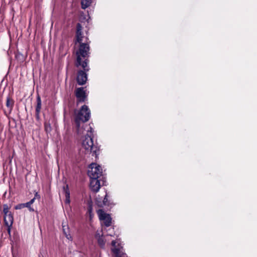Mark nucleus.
<instances>
[{"label":"nucleus","mask_w":257,"mask_h":257,"mask_svg":"<svg viewBox=\"0 0 257 257\" xmlns=\"http://www.w3.org/2000/svg\"><path fill=\"white\" fill-rule=\"evenodd\" d=\"M91 3V0H81V8L85 9L90 5Z\"/></svg>","instance_id":"15"},{"label":"nucleus","mask_w":257,"mask_h":257,"mask_svg":"<svg viewBox=\"0 0 257 257\" xmlns=\"http://www.w3.org/2000/svg\"><path fill=\"white\" fill-rule=\"evenodd\" d=\"M87 175L90 178L89 187L94 192H96V163L93 162L88 166Z\"/></svg>","instance_id":"4"},{"label":"nucleus","mask_w":257,"mask_h":257,"mask_svg":"<svg viewBox=\"0 0 257 257\" xmlns=\"http://www.w3.org/2000/svg\"><path fill=\"white\" fill-rule=\"evenodd\" d=\"M5 225L7 227V231L9 234H10L11 227L12 225H10V224L8 223L6 220L5 223H4Z\"/></svg>","instance_id":"23"},{"label":"nucleus","mask_w":257,"mask_h":257,"mask_svg":"<svg viewBox=\"0 0 257 257\" xmlns=\"http://www.w3.org/2000/svg\"><path fill=\"white\" fill-rule=\"evenodd\" d=\"M97 244H98L101 247H104L105 245V241L102 238L99 237L97 238Z\"/></svg>","instance_id":"19"},{"label":"nucleus","mask_w":257,"mask_h":257,"mask_svg":"<svg viewBox=\"0 0 257 257\" xmlns=\"http://www.w3.org/2000/svg\"><path fill=\"white\" fill-rule=\"evenodd\" d=\"M36 199H40L41 197L40 195L38 193V192H36L35 194V197Z\"/></svg>","instance_id":"24"},{"label":"nucleus","mask_w":257,"mask_h":257,"mask_svg":"<svg viewBox=\"0 0 257 257\" xmlns=\"http://www.w3.org/2000/svg\"><path fill=\"white\" fill-rule=\"evenodd\" d=\"M10 208H11V207L9 206L7 204H5L3 205V213L4 214V223H5V220L6 221V218H7L8 214H9V212H11L9 210Z\"/></svg>","instance_id":"12"},{"label":"nucleus","mask_w":257,"mask_h":257,"mask_svg":"<svg viewBox=\"0 0 257 257\" xmlns=\"http://www.w3.org/2000/svg\"><path fill=\"white\" fill-rule=\"evenodd\" d=\"M36 199L35 198H33V199H32L30 201H29L31 204L32 205L35 201V200Z\"/></svg>","instance_id":"26"},{"label":"nucleus","mask_w":257,"mask_h":257,"mask_svg":"<svg viewBox=\"0 0 257 257\" xmlns=\"http://www.w3.org/2000/svg\"><path fill=\"white\" fill-rule=\"evenodd\" d=\"M42 101L41 97L39 94H38L36 98V118L37 120L40 119V113L41 109Z\"/></svg>","instance_id":"10"},{"label":"nucleus","mask_w":257,"mask_h":257,"mask_svg":"<svg viewBox=\"0 0 257 257\" xmlns=\"http://www.w3.org/2000/svg\"><path fill=\"white\" fill-rule=\"evenodd\" d=\"M116 242L115 240H112V241H111V245H112V246H114V247H115V245H116Z\"/></svg>","instance_id":"25"},{"label":"nucleus","mask_w":257,"mask_h":257,"mask_svg":"<svg viewBox=\"0 0 257 257\" xmlns=\"http://www.w3.org/2000/svg\"><path fill=\"white\" fill-rule=\"evenodd\" d=\"M24 204L25 205V207H27L30 212H34L35 211L34 208L31 207V204L29 202L24 203Z\"/></svg>","instance_id":"20"},{"label":"nucleus","mask_w":257,"mask_h":257,"mask_svg":"<svg viewBox=\"0 0 257 257\" xmlns=\"http://www.w3.org/2000/svg\"><path fill=\"white\" fill-rule=\"evenodd\" d=\"M44 128L47 133H50L52 130L51 124L49 122H45Z\"/></svg>","instance_id":"18"},{"label":"nucleus","mask_w":257,"mask_h":257,"mask_svg":"<svg viewBox=\"0 0 257 257\" xmlns=\"http://www.w3.org/2000/svg\"><path fill=\"white\" fill-rule=\"evenodd\" d=\"M97 214L102 225L106 227H109L111 225L112 218L110 214L105 213L102 209L98 210Z\"/></svg>","instance_id":"6"},{"label":"nucleus","mask_w":257,"mask_h":257,"mask_svg":"<svg viewBox=\"0 0 257 257\" xmlns=\"http://www.w3.org/2000/svg\"><path fill=\"white\" fill-rule=\"evenodd\" d=\"M82 146L88 152L92 153V156L96 158V147L94 144L92 137L86 136L85 139L83 140Z\"/></svg>","instance_id":"5"},{"label":"nucleus","mask_w":257,"mask_h":257,"mask_svg":"<svg viewBox=\"0 0 257 257\" xmlns=\"http://www.w3.org/2000/svg\"><path fill=\"white\" fill-rule=\"evenodd\" d=\"M78 49L76 52V60L75 65L76 67H81L86 68L88 64L90 50L89 44L87 43L81 42L79 43Z\"/></svg>","instance_id":"2"},{"label":"nucleus","mask_w":257,"mask_h":257,"mask_svg":"<svg viewBox=\"0 0 257 257\" xmlns=\"http://www.w3.org/2000/svg\"><path fill=\"white\" fill-rule=\"evenodd\" d=\"M63 231L65 236L68 239H70V238H71V236L69 234V228L67 226L63 225Z\"/></svg>","instance_id":"17"},{"label":"nucleus","mask_w":257,"mask_h":257,"mask_svg":"<svg viewBox=\"0 0 257 257\" xmlns=\"http://www.w3.org/2000/svg\"><path fill=\"white\" fill-rule=\"evenodd\" d=\"M63 191L66 197L65 202L66 203H69L70 202V192L68 185L63 187Z\"/></svg>","instance_id":"13"},{"label":"nucleus","mask_w":257,"mask_h":257,"mask_svg":"<svg viewBox=\"0 0 257 257\" xmlns=\"http://www.w3.org/2000/svg\"><path fill=\"white\" fill-rule=\"evenodd\" d=\"M24 207H25V205L24 204V203H20V204H18V205H16L14 208L16 210H18V209H21Z\"/></svg>","instance_id":"22"},{"label":"nucleus","mask_w":257,"mask_h":257,"mask_svg":"<svg viewBox=\"0 0 257 257\" xmlns=\"http://www.w3.org/2000/svg\"><path fill=\"white\" fill-rule=\"evenodd\" d=\"M90 117V111L86 105H83L76 115L74 118V123L77 131L79 133L81 127V124L87 121Z\"/></svg>","instance_id":"3"},{"label":"nucleus","mask_w":257,"mask_h":257,"mask_svg":"<svg viewBox=\"0 0 257 257\" xmlns=\"http://www.w3.org/2000/svg\"><path fill=\"white\" fill-rule=\"evenodd\" d=\"M92 201L90 198L87 202V212L86 213L87 217H89V221L90 222V225H91V222L92 219L94 216V214L92 213Z\"/></svg>","instance_id":"11"},{"label":"nucleus","mask_w":257,"mask_h":257,"mask_svg":"<svg viewBox=\"0 0 257 257\" xmlns=\"http://www.w3.org/2000/svg\"><path fill=\"white\" fill-rule=\"evenodd\" d=\"M107 185L106 174L104 173L102 167L97 164V207H102L109 206L110 200L108 199L107 190L105 188L101 189V186Z\"/></svg>","instance_id":"1"},{"label":"nucleus","mask_w":257,"mask_h":257,"mask_svg":"<svg viewBox=\"0 0 257 257\" xmlns=\"http://www.w3.org/2000/svg\"><path fill=\"white\" fill-rule=\"evenodd\" d=\"M74 93L76 97L77 105H78L79 103L85 102L87 99V95L84 87H81L76 88Z\"/></svg>","instance_id":"8"},{"label":"nucleus","mask_w":257,"mask_h":257,"mask_svg":"<svg viewBox=\"0 0 257 257\" xmlns=\"http://www.w3.org/2000/svg\"><path fill=\"white\" fill-rule=\"evenodd\" d=\"M82 27L81 25L78 23L76 24V40L75 42V44H76L77 43H81L82 42Z\"/></svg>","instance_id":"9"},{"label":"nucleus","mask_w":257,"mask_h":257,"mask_svg":"<svg viewBox=\"0 0 257 257\" xmlns=\"http://www.w3.org/2000/svg\"><path fill=\"white\" fill-rule=\"evenodd\" d=\"M83 70H79L77 71L76 81L78 85H84L87 80L86 72L89 71L88 64H86V68H82Z\"/></svg>","instance_id":"7"},{"label":"nucleus","mask_w":257,"mask_h":257,"mask_svg":"<svg viewBox=\"0 0 257 257\" xmlns=\"http://www.w3.org/2000/svg\"><path fill=\"white\" fill-rule=\"evenodd\" d=\"M94 237H96V233L94 234Z\"/></svg>","instance_id":"27"},{"label":"nucleus","mask_w":257,"mask_h":257,"mask_svg":"<svg viewBox=\"0 0 257 257\" xmlns=\"http://www.w3.org/2000/svg\"><path fill=\"white\" fill-rule=\"evenodd\" d=\"M111 251L113 253L117 255L119 253L120 249L119 248L115 247L111 249Z\"/></svg>","instance_id":"21"},{"label":"nucleus","mask_w":257,"mask_h":257,"mask_svg":"<svg viewBox=\"0 0 257 257\" xmlns=\"http://www.w3.org/2000/svg\"><path fill=\"white\" fill-rule=\"evenodd\" d=\"M15 101L10 96H8L7 98L6 106L10 108V112L12 110Z\"/></svg>","instance_id":"14"},{"label":"nucleus","mask_w":257,"mask_h":257,"mask_svg":"<svg viewBox=\"0 0 257 257\" xmlns=\"http://www.w3.org/2000/svg\"><path fill=\"white\" fill-rule=\"evenodd\" d=\"M6 221L10 224V225H12L14 222V216L12 212H9Z\"/></svg>","instance_id":"16"}]
</instances>
